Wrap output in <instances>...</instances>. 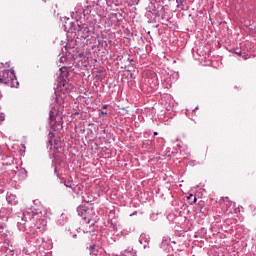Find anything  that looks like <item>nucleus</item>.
<instances>
[{
	"label": "nucleus",
	"mask_w": 256,
	"mask_h": 256,
	"mask_svg": "<svg viewBox=\"0 0 256 256\" xmlns=\"http://www.w3.org/2000/svg\"><path fill=\"white\" fill-rule=\"evenodd\" d=\"M18 229L28 235L26 240L33 243L35 247L41 246L43 238L37 236V229L47 225V217L49 212L43 205L31 206L24 212L18 213Z\"/></svg>",
	"instance_id": "f257e3e1"
},
{
	"label": "nucleus",
	"mask_w": 256,
	"mask_h": 256,
	"mask_svg": "<svg viewBox=\"0 0 256 256\" xmlns=\"http://www.w3.org/2000/svg\"><path fill=\"white\" fill-rule=\"evenodd\" d=\"M68 33H77L82 39H87V37H89V28L71 22Z\"/></svg>",
	"instance_id": "f03ea898"
},
{
	"label": "nucleus",
	"mask_w": 256,
	"mask_h": 256,
	"mask_svg": "<svg viewBox=\"0 0 256 256\" xmlns=\"http://www.w3.org/2000/svg\"><path fill=\"white\" fill-rule=\"evenodd\" d=\"M4 84L8 87H19V81H17V76L15 75V70H5L2 75Z\"/></svg>",
	"instance_id": "7ed1b4c3"
},
{
	"label": "nucleus",
	"mask_w": 256,
	"mask_h": 256,
	"mask_svg": "<svg viewBox=\"0 0 256 256\" xmlns=\"http://www.w3.org/2000/svg\"><path fill=\"white\" fill-rule=\"evenodd\" d=\"M12 213L13 209L3 207L0 209V219H2V221H8Z\"/></svg>",
	"instance_id": "20e7f679"
},
{
	"label": "nucleus",
	"mask_w": 256,
	"mask_h": 256,
	"mask_svg": "<svg viewBox=\"0 0 256 256\" xmlns=\"http://www.w3.org/2000/svg\"><path fill=\"white\" fill-rule=\"evenodd\" d=\"M139 243L140 245H143L144 249H147V247H149V236H147V234H141L139 237Z\"/></svg>",
	"instance_id": "39448f33"
},
{
	"label": "nucleus",
	"mask_w": 256,
	"mask_h": 256,
	"mask_svg": "<svg viewBox=\"0 0 256 256\" xmlns=\"http://www.w3.org/2000/svg\"><path fill=\"white\" fill-rule=\"evenodd\" d=\"M171 243H174V245H175V241H171V238L163 237L162 243H161V248L164 249V251H167V247H169V245H171Z\"/></svg>",
	"instance_id": "423d86ee"
},
{
	"label": "nucleus",
	"mask_w": 256,
	"mask_h": 256,
	"mask_svg": "<svg viewBox=\"0 0 256 256\" xmlns=\"http://www.w3.org/2000/svg\"><path fill=\"white\" fill-rule=\"evenodd\" d=\"M77 212H78V215L82 217V219H87L88 212L85 206H79L77 208Z\"/></svg>",
	"instance_id": "0eeeda50"
},
{
	"label": "nucleus",
	"mask_w": 256,
	"mask_h": 256,
	"mask_svg": "<svg viewBox=\"0 0 256 256\" xmlns=\"http://www.w3.org/2000/svg\"><path fill=\"white\" fill-rule=\"evenodd\" d=\"M88 249L91 256H97L101 251V248H99L97 245H91Z\"/></svg>",
	"instance_id": "6e6552de"
},
{
	"label": "nucleus",
	"mask_w": 256,
	"mask_h": 256,
	"mask_svg": "<svg viewBox=\"0 0 256 256\" xmlns=\"http://www.w3.org/2000/svg\"><path fill=\"white\" fill-rule=\"evenodd\" d=\"M137 256V250H134L133 248H128L121 252L120 256Z\"/></svg>",
	"instance_id": "1a4fd4ad"
},
{
	"label": "nucleus",
	"mask_w": 256,
	"mask_h": 256,
	"mask_svg": "<svg viewBox=\"0 0 256 256\" xmlns=\"http://www.w3.org/2000/svg\"><path fill=\"white\" fill-rule=\"evenodd\" d=\"M67 77H69V71H67V67L60 68V79L66 81Z\"/></svg>",
	"instance_id": "9d476101"
},
{
	"label": "nucleus",
	"mask_w": 256,
	"mask_h": 256,
	"mask_svg": "<svg viewBox=\"0 0 256 256\" xmlns=\"http://www.w3.org/2000/svg\"><path fill=\"white\" fill-rule=\"evenodd\" d=\"M9 231L5 230V225L4 224H0V237H4L5 239H7V237H9Z\"/></svg>",
	"instance_id": "9b49d317"
},
{
	"label": "nucleus",
	"mask_w": 256,
	"mask_h": 256,
	"mask_svg": "<svg viewBox=\"0 0 256 256\" xmlns=\"http://www.w3.org/2000/svg\"><path fill=\"white\" fill-rule=\"evenodd\" d=\"M14 173L20 179H25L27 177V171L25 169H20L18 171H14Z\"/></svg>",
	"instance_id": "f8f14e48"
},
{
	"label": "nucleus",
	"mask_w": 256,
	"mask_h": 256,
	"mask_svg": "<svg viewBox=\"0 0 256 256\" xmlns=\"http://www.w3.org/2000/svg\"><path fill=\"white\" fill-rule=\"evenodd\" d=\"M15 199H17L16 195L13 194H7L6 201L9 203V205H15Z\"/></svg>",
	"instance_id": "ddd939ff"
},
{
	"label": "nucleus",
	"mask_w": 256,
	"mask_h": 256,
	"mask_svg": "<svg viewBox=\"0 0 256 256\" xmlns=\"http://www.w3.org/2000/svg\"><path fill=\"white\" fill-rule=\"evenodd\" d=\"M177 8L181 9V11H185V5L183 4V0H176Z\"/></svg>",
	"instance_id": "4468645a"
},
{
	"label": "nucleus",
	"mask_w": 256,
	"mask_h": 256,
	"mask_svg": "<svg viewBox=\"0 0 256 256\" xmlns=\"http://www.w3.org/2000/svg\"><path fill=\"white\" fill-rule=\"evenodd\" d=\"M50 123H53V121L55 120V111L50 110Z\"/></svg>",
	"instance_id": "2eb2a0df"
},
{
	"label": "nucleus",
	"mask_w": 256,
	"mask_h": 256,
	"mask_svg": "<svg viewBox=\"0 0 256 256\" xmlns=\"http://www.w3.org/2000/svg\"><path fill=\"white\" fill-rule=\"evenodd\" d=\"M248 28H249L250 31H255V25H253V24H250L248 26Z\"/></svg>",
	"instance_id": "dca6fc26"
},
{
	"label": "nucleus",
	"mask_w": 256,
	"mask_h": 256,
	"mask_svg": "<svg viewBox=\"0 0 256 256\" xmlns=\"http://www.w3.org/2000/svg\"><path fill=\"white\" fill-rule=\"evenodd\" d=\"M0 121H5V113H0Z\"/></svg>",
	"instance_id": "f3484780"
},
{
	"label": "nucleus",
	"mask_w": 256,
	"mask_h": 256,
	"mask_svg": "<svg viewBox=\"0 0 256 256\" xmlns=\"http://www.w3.org/2000/svg\"><path fill=\"white\" fill-rule=\"evenodd\" d=\"M49 145H51V147H53L54 143H55V140H53V138H51L49 141H48Z\"/></svg>",
	"instance_id": "a211bd4d"
},
{
	"label": "nucleus",
	"mask_w": 256,
	"mask_h": 256,
	"mask_svg": "<svg viewBox=\"0 0 256 256\" xmlns=\"http://www.w3.org/2000/svg\"><path fill=\"white\" fill-rule=\"evenodd\" d=\"M121 233L122 235H129V233H131V230H128V231L123 230Z\"/></svg>",
	"instance_id": "6ab92c4d"
},
{
	"label": "nucleus",
	"mask_w": 256,
	"mask_h": 256,
	"mask_svg": "<svg viewBox=\"0 0 256 256\" xmlns=\"http://www.w3.org/2000/svg\"><path fill=\"white\" fill-rule=\"evenodd\" d=\"M1 83H5V78H3V76L0 77V84H1Z\"/></svg>",
	"instance_id": "aec40b11"
},
{
	"label": "nucleus",
	"mask_w": 256,
	"mask_h": 256,
	"mask_svg": "<svg viewBox=\"0 0 256 256\" xmlns=\"http://www.w3.org/2000/svg\"><path fill=\"white\" fill-rule=\"evenodd\" d=\"M85 203H89V199L85 198V196L82 197Z\"/></svg>",
	"instance_id": "412c9836"
},
{
	"label": "nucleus",
	"mask_w": 256,
	"mask_h": 256,
	"mask_svg": "<svg viewBox=\"0 0 256 256\" xmlns=\"http://www.w3.org/2000/svg\"><path fill=\"white\" fill-rule=\"evenodd\" d=\"M236 55H241V51H235Z\"/></svg>",
	"instance_id": "4be33fe9"
},
{
	"label": "nucleus",
	"mask_w": 256,
	"mask_h": 256,
	"mask_svg": "<svg viewBox=\"0 0 256 256\" xmlns=\"http://www.w3.org/2000/svg\"><path fill=\"white\" fill-rule=\"evenodd\" d=\"M65 59H67V58L61 57V58H60V61L63 62V61H65Z\"/></svg>",
	"instance_id": "5701e85b"
},
{
	"label": "nucleus",
	"mask_w": 256,
	"mask_h": 256,
	"mask_svg": "<svg viewBox=\"0 0 256 256\" xmlns=\"http://www.w3.org/2000/svg\"><path fill=\"white\" fill-rule=\"evenodd\" d=\"M56 103H59V97L56 95V100H55Z\"/></svg>",
	"instance_id": "b1692460"
},
{
	"label": "nucleus",
	"mask_w": 256,
	"mask_h": 256,
	"mask_svg": "<svg viewBox=\"0 0 256 256\" xmlns=\"http://www.w3.org/2000/svg\"><path fill=\"white\" fill-rule=\"evenodd\" d=\"M102 115H107V111H101Z\"/></svg>",
	"instance_id": "393cba45"
},
{
	"label": "nucleus",
	"mask_w": 256,
	"mask_h": 256,
	"mask_svg": "<svg viewBox=\"0 0 256 256\" xmlns=\"http://www.w3.org/2000/svg\"><path fill=\"white\" fill-rule=\"evenodd\" d=\"M108 107H109V105L105 104V105L103 106V109H107Z\"/></svg>",
	"instance_id": "a878e982"
},
{
	"label": "nucleus",
	"mask_w": 256,
	"mask_h": 256,
	"mask_svg": "<svg viewBox=\"0 0 256 256\" xmlns=\"http://www.w3.org/2000/svg\"><path fill=\"white\" fill-rule=\"evenodd\" d=\"M167 219L171 220V214H169V215L167 216Z\"/></svg>",
	"instance_id": "bb28decb"
},
{
	"label": "nucleus",
	"mask_w": 256,
	"mask_h": 256,
	"mask_svg": "<svg viewBox=\"0 0 256 256\" xmlns=\"http://www.w3.org/2000/svg\"><path fill=\"white\" fill-rule=\"evenodd\" d=\"M197 202V197H194V203H196Z\"/></svg>",
	"instance_id": "cd10ccee"
},
{
	"label": "nucleus",
	"mask_w": 256,
	"mask_h": 256,
	"mask_svg": "<svg viewBox=\"0 0 256 256\" xmlns=\"http://www.w3.org/2000/svg\"><path fill=\"white\" fill-rule=\"evenodd\" d=\"M157 135H159V133H157V132H154V136H157Z\"/></svg>",
	"instance_id": "c85d7f7f"
},
{
	"label": "nucleus",
	"mask_w": 256,
	"mask_h": 256,
	"mask_svg": "<svg viewBox=\"0 0 256 256\" xmlns=\"http://www.w3.org/2000/svg\"><path fill=\"white\" fill-rule=\"evenodd\" d=\"M191 197H193V195L188 196V199H191Z\"/></svg>",
	"instance_id": "c756f323"
},
{
	"label": "nucleus",
	"mask_w": 256,
	"mask_h": 256,
	"mask_svg": "<svg viewBox=\"0 0 256 256\" xmlns=\"http://www.w3.org/2000/svg\"><path fill=\"white\" fill-rule=\"evenodd\" d=\"M10 253H13V249H9Z\"/></svg>",
	"instance_id": "7c9ffc66"
},
{
	"label": "nucleus",
	"mask_w": 256,
	"mask_h": 256,
	"mask_svg": "<svg viewBox=\"0 0 256 256\" xmlns=\"http://www.w3.org/2000/svg\"><path fill=\"white\" fill-rule=\"evenodd\" d=\"M49 135H50V137H53V134H52V133H50Z\"/></svg>",
	"instance_id": "2f4dec72"
},
{
	"label": "nucleus",
	"mask_w": 256,
	"mask_h": 256,
	"mask_svg": "<svg viewBox=\"0 0 256 256\" xmlns=\"http://www.w3.org/2000/svg\"><path fill=\"white\" fill-rule=\"evenodd\" d=\"M139 3V0L136 1V5Z\"/></svg>",
	"instance_id": "473e14b6"
},
{
	"label": "nucleus",
	"mask_w": 256,
	"mask_h": 256,
	"mask_svg": "<svg viewBox=\"0 0 256 256\" xmlns=\"http://www.w3.org/2000/svg\"><path fill=\"white\" fill-rule=\"evenodd\" d=\"M66 187H71V186H69V184H67Z\"/></svg>",
	"instance_id": "72a5a7b5"
},
{
	"label": "nucleus",
	"mask_w": 256,
	"mask_h": 256,
	"mask_svg": "<svg viewBox=\"0 0 256 256\" xmlns=\"http://www.w3.org/2000/svg\"><path fill=\"white\" fill-rule=\"evenodd\" d=\"M55 7L57 8V4L55 5Z\"/></svg>",
	"instance_id": "f704fd0d"
}]
</instances>
